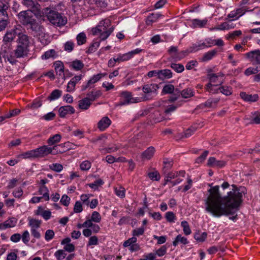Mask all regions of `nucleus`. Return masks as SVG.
Returning a JSON list of instances; mask_svg holds the SVG:
<instances>
[{
	"label": "nucleus",
	"mask_w": 260,
	"mask_h": 260,
	"mask_svg": "<svg viewBox=\"0 0 260 260\" xmlns=\"http://www.w3.org/2000/svg\"><path fill=\"white\" fill-rule=\"evenodd\" d=\"M232 187V190L224 197L219 192L218 185L211 187L208 190L209 194L204 200L206 212L216 217L233 214V210L237 208L242 202L244 188H238L235 185Z\"/></svg>",
	"instance_id": "1"
},
{
	"label": "nucleus",
	"mask_w": 260,
	"mask_h": 260,
	"mask_svg": "<svg viewBox=\"0 0 260 260\" xmlns=\"http://www.w3.org/2000/svg\"><path fill=\"white\" fill-rule=\"evenodd\" d=\"M36 13V12H34L33 9L22 11L18 14V18L19 22L27 29H30L35 32H42L43 27L35 18V15H40V11L39 14Z\"/></svg>",
	"instance_id": "2"
},
{
	"label": "nucleus",
	"mask_w": 260,
	"mask_h": 260,
	"mask_svg": "<svg viewBox=\"0 0 260 260\" xmlns=\"http://www.w3.org/2000/svg\"><path fill=\"white\" fill-rule=\"evenodd\" d=\"M113 31L110 20L108 19L101 21L97 26L92 29L93 35L99 36L101 40H105Z\"/></svg>",
	"instance_id": "3"
},
{
	"label": "nucleus",
	"mask_w": 260,
	"mask_h": 260,
	"mask_svg": "<svg viewBox=\"0 0 260 260\" xmlns=\"http://www.w3.org/2000/svg\"><path fill=\"white\" fill-rule=\"evenodd\" d=\"M44 11L47 19L53 25L61 27L67 24V18L62 14L48 7L44 8Z\"/></svg>",
	"instance_id": "4"
},
{
	"label": "nucleus",
	"mask_w": 260,
	"mask_h": 260,
	"mask_svg": "<svg viewBox=\"0 0 260 260\" xmlns=\"http://www.w3.org/2000/svg\"><path fill=\"white\" fill-rule=\"evenodd\" d=\"M159 88L157 84H148L144 85L142 87L143 94L139 96L140 102L152 100L157 94V90Z\"/></svg>",
	"instance_id": "5"
},
{
	"label": "nucleus",
	"mask_w": 260,
	"mask_h": 260,
	"mask_svg": "<svg viewBox=\"0 0 260 260\" xmlns=\"http://www.w3.org/2000/svg\"><path fill=\"white\" fill-rule=\"evenodd\" d=\"M63 144H60L58 146H54L53 147H49L47 146L44 145L37 148L38 156L39 157H43L49 154L55 155L57 153H62V151L58 150V147H62Z\"/></svg>",
	"instance_id": "6"
},
{
	"label": "nucleus",
	"mask_w": 260,
	"mask_h": 260,
	"mask_svg": "<svg viewBox=\"0 0 260 260\" xmlns=\"http://www.w3.org/2000/svg\"><path fill=\"white\" fill-rule=\"evenodd\" d=\"M120 101L118 104L119 106L140 102L139 97H132V93L127 91H122L120 93Z\"/></svg>",
	"instance_id": "7"
},
{
	"label": "nucleus",
	"mask_w": 260,
	"mask_h": 260,
	"mask_svg": "<svg viewBox=\"0 0 260 260\" xmlns=\"http://www.w3.org/2000/svg\"><path fill=\"white\" fill-rule=\"evenodd\" d=\"M142 51V50L139 48H137L134 50L128 52L126 53L123 54H119L117 57H115L116 61L119 63L122 61H125L129 60L132 58L134 55L139 54Z\"/></svg>",
	"instance_id": "8"
},
{
	"label": "nucleus",
	"mask_w": 260,
	"mask_h": 260,
	"mask_svg": "<svg viewBox=\"0 0 260 260\" xmlns=\"http://www.w3.org/2000/svg\"><path fill=\"white\" fill-rule=\"evenodd\" d=\"M209 80L208 84L221 85L223 82V74L220 72L218 73H209L207 75Z\"/></svg>",
	"instance_id": "9"
},
{
	"label": "nucleus",
	"mask_w": 260,
	"mask_h": 260,
	"mask_svg": "<svg viewBox=\"0 0 260 260\" xmlns=\"http://www.w3.org/2000/svg\"><path fill=\"white\" fill-rule=\"evenodd\" d=\"M20 31V29L18 27H16L15 29L7 31L4 37V42L6 44L12 42L14 40L16 36H19Z\"/></svg>",
	"instance_id": "10"
},
{
	"label": "nucleus",
	"mask_w": 260,
	"mask_h": 260,
	"mask_svg": "<svg viewBox=\"0 0 260 260\" xmlns=\"http://www.w3.org/2000/svg\"><path fill=\"white\" fill-rule=\"evenodd\" d=\"M244 56L253 62V63L260 64V50H255L246 53Z\"/></svg>",
	"instance_id": "11"
},
{
	"label": "nucleus",
	"mask_w": 260,
	"mask_h": 260,
	"mask_svg": "<svg viewBox=\"0 0 260 260\" xmlns=\"http://www.w3.org/2000/svg\"><path fill=\"white\" fill-rule=\"evenodd\" d=\"M82 75H77L72 78L68 82L67 90V92H71L75 90L76 85L82 79Z\"/></svg>",
	"instance_id": "12"
},
{
	"label": "nucleus",
	"mask_w": 260,
	"mask_h": 260,
	"mask_svg": "<svg viewBox=\"0 0 260 260\" xmlns=\"http://www.w3.org/2000/svg\"><path fill=\"white\" fill-rule=\"evenodd\" d=\"M226 161L222 160H217L215 157H211L208 160L207 165L209 167L221 168L226 165Z\"/></svg>",
	"instance_id": "13"
},
{
	"label": "nucleus",
	"mask_w": 260,
	"mask_h": 260,
	"mask_svg": "<svg viewBox=\"0 0 260 260\" xmlns=\"http://www.w3.org/2000/svg\"><path fill=\"white\" fill-rule=\"evenodd\" d=\"M17 223V219L15 217H10L3 223H0V230H4L8 228H14Z\"/></svg>",
	"instance_id": "14"
},
{
	"label": "nucleus",
	"mask_w": 260,
	"mask_h": 260,
	"mask_svg": "<svg viewBox=\"0 0 260 260\" xmlns=\"http://www.w3.org/2000/svg\"><path fill=\"white\" fill-rule=\"evenodd\" d=\"M22 4L28 8L33 9L34 12H36V14L39 13L41 10L40 5L34 0H22Z\"/></svg>",
	"instance_id": "15"
},
{
	"label": "nucleus",
	"mask_w": 260,
	"mask_h": 260,
	"mask_svg": "<svg viewBox=\"0 0 260 260\" xmlns=\"http://www.w3.org/2000/svg\"><path fill=\"white\" fill-rule=\"evenodd\" d=\"M75 111L74 108L70 105L62 106L58 109L59 115L61 117H64L68 114H73Z\"/></svg>",
	"instance_id": "16"
},
{
	"label": "nucleus",
	"mask_w": 260,
	"mask_h": 260,
	"mask_svg": "<svg viewBox=\"0 0 260 260\" xmlns=\"http://www.w3.org/2000/svg\"><path fill=\"white\" fill-rule=\"evenodd\" d=\"M190 22V24L189 25L191 28H202L207 25L208 19L206 18L203 20H200L199 19H194L191 20Z\"/></svg>",
	"instance_id": "17"
},
{
	"label": "nucleus",
	"mask_w": 260,
	"mask_h": 260,
	"mask_svg": "<svg viewBox=\"0 0 260 260\" xmlns=\"http://www.w3.org/2000/svg\"><path fill=\"white\" fill-rule=\"evenodd\" d=\"M18 37V45L28 48L30 42L28 36L22 33L20 30Z\"/></svg>",
	"instance_id": "18"
},
{
	"label": "nucleus",
	"mask_w": 260,
	"mask_h": 260,
	"mask_svg": "<svg viewBox=\"0 0 260 260\" xmlns=\"http://www.w3.org/2000/svg\"><path fill=\"white\" fill-rule=\"evenodd\" d=\"M107 74H98L94 75L90 80H88V82L85 85H82V90H86L89 87L91 84H94L99 81L102 77L105 76Z\"/></svg>",
	"instance_id": "19"
},
{
	"label": "nucleus",
	"mask_w": 260,
	"mask_h": 260,
	"mask_svg": "<svg viewBox=\"0 0 260 260\" xmlns=\"http://www.w3.org/2000/svg\"><path fill=\"white\" fill-rule=\"evenodd\" d=\"M111 123V120L107 117H103L98 122V127L100 131H104L108 128Z\"/></svg>",
	"instance_id": "20"
},
{
	"label": "nucleus",
	"mask_w": 260,
	"mask_h": 260,
	"mask_svg": "<svg viewBox=\"0 0 260 260\" xmlns=\"http://www.w3.org/2000/svg\"><path fill=\"white\" fill-rule=\"evenodd\" d=\"M28 51V48L17 45V48L15 50V55L17 58L23 57L27 55Z\"/></svg>",
	"instance_id": "21"
},
{
	"label": "nucleus",
	"mask_w": 260,
	"mask_h": 260,
	"mask_svg": "<svg viewBox=\"0 0 260 260\" xmlns=\"http://www.w3.org/2000/svg\"><path fill=\"white\" fill-rule=\"evenodd\" d=\"M240 96L244 101L248 102H255L258 99V96L257 94H248L245 92H241Z\"/></svg>",
	"instance_id": "22"
},
{
	"label": "nucleus",
	"mask_w": 260,
	"mask_h": 260,
	"mask_svg": "<svg viewBox=\"0 0 260 260\" xmlns=\"http://www.w3.org/2000/svg\"><path fill=\"white\" fill-rule=\"evenodd\" d=\"M35 213L37 215H41L45 220H48L51 215L49 210H44L41 206L38 208L37 210L35 211Z\"/></svg>",
	"instance_id": "23"
},
{
	"label": "nucleus",
	"mask_w": 260,
	"mask_h": 260,
	"mask_svg": "<svg viewBox=\"0 0 260 260\" xmlns=\"http://www.w3.org/2000/svg\"><path fill=\"white\" fill-rule=\"evenodd\" d=\"M155 148L152 147H148L145 151H144L141 156L143 159H150L153 156L155 152Z\"/></svg>",
	"instance_id": "24"
},
{
	"label": "nucleus",
	"mask_w": 260,
	"mask_h": 260,
	"mask_svg": "<svg viewBox=\"0 0 260 260\" xmlns=\"http://www.w3.org/2000/svg\"><path fill=\"white\" fill-rule=\"evenodd\" d=\"M189 243L187 239L182 236V235H178L174 240L173 241V245L174 246H177L179 244H182V245H186Z\"/></svg>",
	"instance_id": "25"
},
{
	"label": "nucleus",
	"mask_w": 260,
	"mask_h": 260,
	"mask_svg": "<svg viewBox=\"0 0 260 260\" xmlns=\"http://www.w3.org/2000/svg\"><path fill=\"white\" fill-rule=\"evenodd\" d=\"M219 84H207L206 86V90L212 94H217L220 92Z\"/></svg>",
	"instance_id": "26"
},
{
	"label": "nucleus",
	"mask_w": 260,
	"mask_h": 260,
	"mask_svg": "<svg viewBox=\"0 0 260 260\" xmlns=\"http://www.w3.org/2000/svg\"><path fill=\"white\" fill-rule=\"evenodd\" d=\"M84 63L79 60H75L70 63V67L75 70V71H80L82 70L84 67Z\"/></svg>",
	"instance_id": "27"
},
{
	"label": "nucleus",
	"mask_w": 260,
	"mask_h": 260,
	"mask_svg": "<svg viewBox=\"0 0 260 260\" xmlns=\"http://www.w3.org/2000/svg\"><path fill=\"white\" fill-rule=\"evenodd\" d=\"M172 77V73L170 70L165 69L159 70L158 78L161 80L170 79Z\"/></svg>",
	"instance_id": "28"
},
{
	"label": "nucleus",
	"mask_w": 260,
	"mask_h": 260,
	"mask_svg": "<svg viewBox=\"0 0 260 260\" xmlns=\"http://www.w3.org/2000/svg\"><path fill=\"white\" fill-rule=\"evenodd\" d=\"M91 104V101L88 98H85L79 101V107L81 109L87 110L89 108Z\"/></svg>",
	"instance_id": "29"
},
{
	"label": "nucleus",
	"mask_w": 260,
	"mask_h": 260,
	"mask_svg": "<svg viewBox=\"0 0 260 260\" xmlns=\"http://www.w3.org/2000/svg\"><path fill=\"white\" fill-rule=\"evenodd\" d=\"M39 192L40 194L42 195V197L45 201L49 200V190L45 185L40 186Z\"/></svg>",
	"instance_id": "30"
},
{
	"label": "nucleus",
	"mask_w": 260,
	"mask_h": 260,
	"mask_svg": "<svg viewBox=\"0 0 260 260\" xmlns=\"http://www.w3.org/2000/svg\"><path fill=\"white\" fill-rule=\"evenodd\" d=\"M203 126L202 123H199L198 125H193L190 127V128L186 129L184 134V137L185 138H188L191 136L192 134L196 131V130L198 128H201Z\"/></svg>",
	"instance_id": "31"
},
{
	"label": "nucleus",
	"mask_w": 260,
	"mask_h": 260,
	"mask_svg": "<svg viewBox=\"0 0 260 260\" xmlns=\"http://www.w3.org/2000/svg\"><path fill=\"white\" fill-rule=\"evenodd\" d=\"M23 158L39 157L38 156L37 148L28 151L21 155Z\"/></svg>",
	"instance_id": "32"
},
{
	"label": "nucleus",
	"mask_w": 260,
	"mask_h": 260,
	"mask_svg": "<svg viewBox=\"0 0 260 260\" xmlns=\"http://www.w3.org/2000/svg\"><path fill=\"white\" fill-rule=\"evenodd\" d=\"M28 225L31 229H37L40 228L41 221L36 219L28 218Z\"/></svg>",
	"instance_id": "33"
},
{
	"label": "nucleus",
	"mask_w": 260,
	"mask_h": 260,
	"mask_svg": "<svg viewBox=\"0 0 260 260\" xmlns=\"http://www.w3.org/2000/svg\"><path fill=\"white\" fill-rule=\"evenodd\" d=\"M56 56V53L55 50L50 49L46 51L41 56L43 60L48 59L51 58H54Z\"/></svg>",
	"instance_id": "34"
},
{
	"label": "nucleus",
	"mask_w": 260,
	"mask_h": 260,
	"mask_svg": "<svg viewBox=\"0 0 260 260\" xmlns=\"http://www.w3.org/2000/svg\"><path fill=\"white\" fill-rule=\"evenodd\" d=\"M62 94V91L59 89H55L52 91L50 95L48 97V100L52 101L59 98Z\"/></svg>",
	"instance_id": "35"
},
{
	"label": "nucleus",
	"mask_w": 260,
	"mask_h": 260,
	"mask_svg": "<svg viewBox=\"0 0 260 260\" xmlns=\"http://www.w3.org/2000/svg\"><path fill=\"white\" fill-rule=\"evenodd\" d=\"M178 177V173L176 172H169L165 177L164 185H167L168 183L171 182L172 179H174Z\"/></svg>",
	"instance_id": "36"
},
{
	"label": "nucleus",
	"mask_w": 260,
	"mask_h": 260,
	"mask_svg": "<svg viewBox=\"0 0 260 260\" xmlns=\"http://www.w3.org/2000/svg\"><path fill=\"white\" fill-rule=\"evenodd\" d=\"M54 69L57 74L59 75L63 74L64 71V66L62 62L57 61L54 63Z\"/></svg>",
	"instance_id": "37"
},
{
	"label": "nucleus",
	"mask_w": 260,
	"mask_h": 260,
	"mask_svg": "<svg viewBox=\"0 0 260 260\" xmlns=\"http://www.w3.org/2000/svg\"><path fill=\"white\" fill-rule=\"evenodd\" d=\"M181 95L182 97L183 98H189L194 96V91L193 89L189 88H187L181 91Z\"/></svg>",
	"instance_id": "38"
},
{
	"label": "nucleus",
	"mask_w": 260,
	"mask_h": 260,
	"mask_svg": "<svg viewBox=\"0 0 260 260\" xmlns=\"http://www.w3.org/2000/svg\"><path fill=\"white\" fill-rule=\"evenodd\" d=\"M61 138V137L60 135L55 134L48 139L47 143L49 145H53L54 144L60 142Z\"/></svg>",
	"instance_id": "39"
},
{
	"label": "nucleus",
	"mask_w": 260,
	"mask_h": 260,
	"mask_svg": "<svg viewBox=\"0 0 260 260\" xmlns=\"http://www.w3.org/2000/svg\"><path fill=\"white\" fill-rule=\"evenodd\" d=\"M207 234L206 232H197L194 235V238L200 242H204L207 238Z\"/></svg>",
	"instance_id": "40"
},
{
	"label": "nucleus",
	"mask_w": 260,
	"mask_h": 260,
	"mask_svg": "<svg viewBox=\"0 0 260 260\" xmlns=\"http://www.w3.org/2000/svg\"><path fill=\"white\" fill-rule=\"evenodd\" d=\"M161 16L159 14H151L148 16L146 23L147 25H150L152 23L156 22L157 19Z\"/></svg>",
	"instance_id": "41"
},
{
	"label": "nucleus",
	"mask_w": 260,
	"mask_h": 260,
	"mask_svg": "<svg viewBox=\"0 0 260 260\" xmlns=\"http://www.w3.org/2000/svg\"><path fill=\"white\" fill-rule=\"evenodd\" d=\"M0 18V31L4 30L9 23L8 16H2Z\"/></svg>",
	"instance_id": "42"
},
{
	"label": "nucleus",
	"mask_w": 260,
	"mask_h": 260,
	"mask_svg": "<svg viewBox=\"0 0 260 260\" xmlns=\"http://www.w3.org/2000/svg\"><path fill=\"white\" fill-rule=\"evenodd\" d=\"M102 95L100 90L92 91L87 94V97L91 102L94 101L96 99L99 98Z\"/></svg>",
	"instance_id": "43"
},
{
	"label": "nucleus",
	"mask_w": 260,
	"mask_h": 260,
	"mask_svg": "<svg viewBox=\"0 0 260 260\" xmlns=\"http://www.w3.org/2000/svg\"><path fill=\"white\" fill-rule=\"evenodd\" d=\"M168 52L171 57L173 59L176 60V56H177V54L179 52L178 47L176 46H172L169 48Z\"/></svg>",
	"instance_id": "44"
},
{
	"label": "nucleus",
	"mask_w": 260,
	"mask_h": 260,
	"mask_svg": "<svg viewBox=\"0 0 260 260\" xmlns=\"http://www.w3.org/2000/svg\"><path fill=\"white\" fill-rule=\"evenodd\" d=\"M217 51L216 50H213L206 53L203 57L202 60L206 61L211 59L216 54Z\"/></svg>",
	"instance_id": "45"
},
{
	"label": "nucleus",
	"mask_w": 260,
	"mask_h": 260,
	"mask_svg": "<svg viewBox=\"0 0 260 260\" xmlns=\"http://www.w3.org/2000/svg\"><path fill=\"white\" fill-rule=\"evenodd\" d=\"M181 225L183 228V233L185 235H189L191 233L189 225L186 221H182L181 222Z\"/></svg>",
	"instance_id": "46"
},
{
	"label": "nucleus",
	"mask_w": 260,
	"mask_h": 260,
	"mask_svg": "<svg viewBox=\"0 0 260 260\" xmlns=\"http://www.w3.org/2000/svg\"><path fill=\"white\" fill-rule=\"evenodd\" d=\"M220 92L226 96H229L232 94L233 91L232 87L230 86H221L220 87Z\"/></svg>",
	"instance_id": "47"
},
{
	"label": "nucleus",
	"mask_w": 260,
	"mask_h": 260,
	"mask_svg": "<svg viewBox=\"0 0 260 260\" xmlns=\"http://www.w3.org/2000/svg\"><path fill=\"white\" fill-rule=\"evenodd\" d=\"M174 86L172 84H167L165 85L162 90V93L165 94H170L173 92L174 91Z\"/></svg>",
	"instance_id": "48"
},
{
	"label": "nucleus",
	"mask_w": 260,
	"mask_h": 260,
	"mask_svg": "<svg viewBox=\"0 0 260 260\" xmlns=\"http://www.w3.org/2000/svg\"><path fill=\"white\" fill-rule=\"evenodd\" d=\"M54 255L57 260H62L66 257L67 253H66L65 250L59 249L57 250L54 253Z\"/></svg>",
	"instance_id": "49"
},
{
	"label": "nucleus",
	"mask_w": 260,
	"mask_h": 260,
	"mask_svg": "<svg viewBox=\"0 0 260 260\" xmlns=\"http://www.w3.org/2000/svg\"><path fill=\"white\" fill-rule=\"evenodd\" d=\"M8 6L7 4L0 1V17L2 16H8L7 10Z\"/></svg>",
	"instance_id": "50"
},
{
	"label": "nucleus",
	"mask_w": 260,
	"mask_h": 260,
	"mask_svg": "<svg viewBox=\"0 0 260 260\" xmlns=\"http://www.w3.org/2000/svg\"><path fill=\"white\" fill-rule=\"evenodd\" d=\"M76 39L79 45H82L86 41V35L84 32H81L77 35Z\"/></svg>",
	"instance_id": "51"
},
{
	"label": "nucleus",
	"mask_w": 260,
	"mask_h": 260,
	"mask_svg": "<svg viewBox=\"0 0 260 260\" xmlns=\"http://www.w3.org/2000/svg\"><path fill=\"white\" fill-rule=\"evenodd\" d=\"M219 101V98L209 99L205 103V105L207 107H212L213 105H216Z\"/></svg>",
	"instance_id": "52"
},
{
	"label": "nucleus",
	"mask_w": 260,
	"mask_h": 260,
	"mask_svg": "<svg viewBox=\"0 0 260 260\" xmlns=\"http://www.w3.org/2000/svg\"><path fill=\"white\" fill-rule=\"evenodd\" d=\"M190 53H191V52L189 51V48L185 50H183L178 52L177 56H176V60H181V59L183 58L186 56H187Z\"/></svg>",
	"instance_id": "53"
},
{
	"label": "nucleus",
	"mask_w": 260,
	"mask_h": 260,
	"mask_svg": "<svg viewBox=\"0 0 260 260\" xmlns=\"http://www.w3.org/2000/svg\"><path fill=\"white\" fill-rule=\"evenodd\" d=\"M190 53H191V52L189 51V48L185 50H183L178 52L177 56H176V60H181V59L183 58L186 56H187Z\"/></svg>",
	"instance_id": "54"
},
{
	"label": "nucleus",
	"mask_w": 260,
	"mask_h": 260,
	"mask_svg": "<svg viewBox=\"0 0 260 260\" xmlns=\"http://www.w3.org/2000/svg\"><path fill=\"white\" fill-rule=\"evenodd\" d=\"M260 71L259 68L256 67L255 68L250 67L247 68L245 71V74L246 76H249L252 74H256Z\"/></svg>",
	"instance_id": "55"
},
{
	"label": "nucleus",
	"mask_w": 260,
	"mask_h": 260,
	"mask_svg": "<svg viewBox=\"0 0 260 260\" xmlns=\"http://www.w3.org/2000/svg\"><path fill=\"white\" fill-rule=\"evenodd\" d=\"M148 176L153 181H158L160 179V175L156 171L150 172L148 174Z\"/></svg>",
	"instance_id": "56"
},
{
	"label": "nucleus",
	"mask_w": 260,
	"mask_h": 260,
	"mask_svg": "<svg viewBox=\"0 0 260 260\" xmlns=\"http://www.w3.org/2000/svg\"><path fill=\"white\" fill-rule=\"evenodd\" d=\"M91 220L96 223H99L101 220V216L97 211L92 212L91 216Z\"/></svg>",
	"instance_id": "57"
},
{
	"label": "nucleus",
	"mask_w": 260,
	"mask_h": 260,
	"mask_svg": "<svg viewBox=\"0 0 260 260\" xmlns=\"http://www.w3.org/2000/svg\"><path fill=\"white\" fill-rule=\"evenodd\" d=\"M163 162L164 165L163 169L164 172H165L170 169H171L173 165V161L172 160L169 159L168 158H165L164 159Z\"/></svg>",
	"instance_id": "58"
},
{
	"label": "nucleus",
	"mask_w": 260,
	"mask_h": 260,
	"mask_svg": "<svg viewBox=\"0 0 260 260\" xmlns=\"http://www.w3.org/2000/svg\"><path fill=\"white\" fill-rule=\"evenodd\" d=\"M171 68L177 73H181L184 70V66L181 64L172 63Z\"/></svg>",
	"instance_id": "59"
},
{
	"label": "nucleus",
	"mask_w": 260,
	"mask_h": 260,
	"mask_svg": "<svg viewBox=\"0 0 260 260\" xmlns=\"http://www.w3.org/2000/svg\"><path fill=\"white\" fill-rule=\"evenodd\" d=\"M104 183L103 181L101 179H98L94 182L90 183L89 186L92 189H96Z\"/></svg>",
	"instance_id": "60"
},
{
	"label": "nucleus",
	"mask_w": 260,
	"mask_h": 260,
	"mask_svg": "<svg viewBox=\"0 0 260 260\" xmlns=\"http://www.w3.org/2000/svg\"><path fill=\"white\" fill-rule=\"evenodd\" d=\"M74 43L73 42L69 41L67 42L64 45V49L65 51L70 52H71L74 47Z\"/></svg>",
	"instance_id": "61"
},
{
	"label": "nucleus",
	"mask_w": 260,
	"mask_h": 260,
	"mask_svg": "<svg viewBox=\"0 0 260 260\" xmlns=\"http://www.w3.org/2000/svg\"><path fill=\"white\" fill-rule=\"evenodd\" d=\"M49 168L56 172H59L63 169V167L61 164L55 163L50 165Z\"/></svg>",
	"instance_id": "62"
},
{
	"label": "nucleus",
	"mask_w": 260,
	"mask_h": 260,
	"mask_svg": "<svg viewBox=\"0 0 260 260\" xmlns=\"http://www.w3.org/2000/svg\"><path fill=\"white\" fill-rule=\"evenodd\" d=\"M42 105V101L40 100L36 99L34 100L31 105H28L27 107L32 109H37L40 107Z\"/></svg>",
	"instance_id": "63"
},
{
	"label": "nucleus",
	"mask_w": 260,
	"mask_h": 260,
	"mask_svg": "<svg viewBox=\"0 0 260 260\" xmlns=\"http://www.w3.org/2000/svg\"><path fill=\"white\" fill-rule=\"evenodd\" d=\"M167 247L165 245L162 246L156 251L155 254L158 256H162L167 253Z\"/></svg>",
	"instance_id": "64"
}]
</instances>
